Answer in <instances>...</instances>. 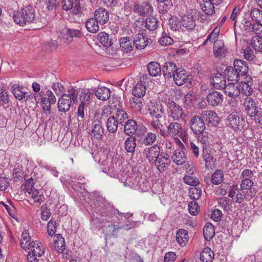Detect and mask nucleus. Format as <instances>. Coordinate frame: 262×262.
I'll return each instance as SVG.
<instances>
[{"label":"nucleus","mask_w":262,"mask_h":262,"mask_svg":"<svg viewBox=\"0 0 262 262\" xmlns=\"http://www.w3.org/2000/svg\"><path fill=\"white\" fill-rule=\"evenodd\" d=\"M152 123L153 129L159 133L161 136L166 137L169 136L174 139H177L182 147H184V145L178 139V138H181L183 140L184 137L185 130L181 124L177 122L172 121L170 119H169L168 120L169 125L167 126V130L166 131L161 122L157 120Z\"/></svg>","instance_id":"obj_1"},{"label":"nucleus","mask_w":262,"mask_h":262,"mask_svg":"<svg viewBox=\"0 0 262 262\" xmlns=\"http://www.w3.org/2000/svg\"><path fill=\"white\" fill-rule=\"evenodd\" d=\"M13 19L20 26L35 23L37 20L35 10L32 6L28 5L23 8L21 11L14 12Z\"/></svg>","instance_id":"obj_2"},{"label":"nucleus","mask_w":262,"mask_h":262,"mask_svg":"<svg viewBox=\"0 0 262 262\" xmlns=\"http://www.w3.org/2000/svg\"><path fill=\"white\" fill-rule=\"evenodd\" d=\"M78 91L73 87L67 90V94H62L58 100V109L59 112H68L71 107L72 102L76 104L78 102Z\"/></svg>","instance_id":"obj_3"},{"label":"nucleus","mask_w":262,"mask_h":262,"mask_svg":"<svg viewBox=\"0 0 262 262\" xmlns=\"http://www.w3.org/2000/svg\"><path fill=\"white\" fill-rule=\"evenodd\" d=\"M112 210L110 207H108L100 210L101 218L100 219L97 217H92L91 221V223L96 225L98 228H103L106 223L113 221L114 217L111 213Z\"/></svg>","instance_id":"obj_4"},{"label":"nucleus","mask_w":262,"mask_h":262,"mask_svg":"<svg viewBox=\"0 0 262 262\" xmlns=\"http://www.w3.org/2000/svg\"><path fill=\"white\" fill-rule=\"evenodd\" d=\"M189 125L194 134H200L206 129L204 119L199 116H193L190 120Z\"/></svg>","instance_id":"obj_5"},{"label":"nucleus","mask_w":262,"mask_h":262,"mask_svg":"<svg viewBox=\"0 0 262 262\" xmlns=\"http://www.w3.org/2000/svg\"><path fill=\"white\" fill-rule=\"evenodd\" d=\"M180 28L183 31H191L195 27V21L192 12L185 14L180 22Z\"/></svg>","instance_id":"obj_6"},{"label":"nucleus","mask_w":262,"mask_h":262,"mask_svg":"<svg viewBox=\"0 0 262 262\" xmlns=\"http://www.w3.org/2000/svg\"><path fill=\"white\" fill-rule=\"evenodd\" d=\"M155 166L160 172L164 171L171 163L169 156L165 152H161L154 162Z\"/></svg>","instance_id":"obj_7"},{"label":"nucleus","mask_w":262,"mask_h":262,"mask_svg":"<svg viewBox=\"0 0 262 262\" xmlns=\"http://www.w3.org/2000/svg\"><path fill=\"white\" fill-rule=\"evenodd\" d=\"M47 97H42L41 98V102L42 103L43 109L47 115L51 113V105L54 104L56 101V99L50 90H48L46 93Z\"/></svg>","instance_id":"obj_8"},{"label":"nucleus","mask_w":262,"mask_h":262,"mask_svg":"<svg viewBox=\"0 0 262 262\" xmlns=\"http://www.w3.org/2000/svg\"><path fill=\"white\" fill-rule=\"evenodd\" d=\"M63 9L66 11L71 10L74 15H78L81 10L80 0H63Z\"/></svg>","instance_id":"obj_9"},{"label":"nucleus","mask_w":262,"mask_h":262,"mask_svg":"<svg viewBox=\"0 0 262 262\" xmlns=\"http://www.w3.org/2000/svg\"><path fill=\"white\" fill-rule=\"evenodd\" d=\"M228 196L232 198L234 202L241 203L244 200L246 193L241 188H239L237 186H233L229 191Z\"/></svg>","instance_id":"obj_10"},{"label":"nucleus","mask_w":262,"mask_h":262,"mask_svg":"<svg viewBox=\"0 0 262 262\" xmlns=\"http://www.w3.org/2000/svg\"><path fill=\"white\" fill-rule=\"evenodd\" d=\"M168 113L169 119L172 118L173 121H179L182 117L183 111L181 106L172 102L169 103Z\"/></svg>","instance_id":"obj_11"},{"label":"nucleus","mask_w":262,"mask_h":262,"mask_svg":"<svg viewBox=\"0 0 262 262\" xmlns=\"http://www.w3.org/2000/svg\"><path fill=\"white\" fill-rule=\"evenodd\" d=\"M91 136L96 139L101 140L104 134V128L100 120H95L93 122Z\"/></svg>","instance_id":"obj_12"},{"label":"nucleus","mask_w":262,"mask_h":262,"mask_svg":"<svg viewBox=\"0 0 262 262\" xmlns=\"http://www.w3.org/2000/svg\"><path fill=\"white\" fill-rule=\"evenodd\" d=\"M149 111L150 114L152 116V119L150 122L151 128L153 129V125L152 124L154 121H158L161 122L160 118H161L164 114L161 105L156 104L152 105L149 108Z\"/></svg>","instance_id":"obj_13"},{"label":"nucleus","mask_w":262,"mask_h":262,"mask_svg":"<svg viewBox=\"0 0 262 262\" xmlns=\"http://www.w3.org/2000/svg\"><path fill=\"white\" fill-rule=\"evenodd\" d=\"M206 99L209 105L215 106L222 104L223 95L220 92L214 91L207 95Z\"/></svg>","instance_id":"obj_14"},{"label":"nucleus","mask_w":262,"mask_h":262,"mask_svg":"<svg viewBox=\"0 0 262 262\" xmlns=\"http://www.w3.org/2000/svg\"><path fill=\"white\" fill-rule=\"evenodd\" d=\"M179 68L176 64L172 62H166L163 67V74L165 79H170L173 77V75L177 72Z\"/></svg>","instance_id":"obj_15"},{"label":"nucleus","mask_w":262,"mask_h":262,"mask_svg":"<svg viewBox=\"0 0 262 262\" xmlns=\"http://www.w3.org/2000/svg\"><path fill=\"white\" fill-rule=\"evenodd\" d=\"M134 44L138 49H144L148 44V38L143 31L135 35Z\"/></svg>","instance_id":"obj_16"},{"label":"nucleus","mask_w":262,"mask_h":262,"mask_svg":"<svg viewBox=\"0 0 262 262\" xmlns=\"http://www.w3.org/2000/svg\"><path fill=\"white\" fill-rule=\"evenodd\" d=\"M244 120L237 112H232L228 118V125L233 130H237L239 126L242 125Z\"/></svg>","instance_id":"obj_17"},{"label":"nucleus","mask_w":262,"mask_h":262,"mask_svg":"<svg viewBox=\"0 0 262 262\" xmlns=\"http://www.w3.org/2000/svg\"><path fill=\"white\" fill-rule=\"evenodd\" d=\"M257 102L254 100L250 97H247L243 102V107L246 112V114L249 116L258 108Z\"/></svg>","instance_id":"obj_18"},{"label":"nucleus","mask_w":262,"mask_h":262,"mask_svg":"<svg viewBox=\"0 0 262 262\" xmlns=\"http://www.w3.org/2000/svg\"><path fill=\"white\" fill-rule=\"evenodd\" d=\"M94 17L100 25H104L109 19V13L105 9L100 7L95 10Z\"/></svg>","instance_id":"obj_19"},{"label":"nucleus","mask_w":262,"mask_h":262,"mask_svg":"<svg viewBox=\"0 0 262 262\" xmlns=\"http://www.w3.org/2000/svg\"><path fill=\"white\" fill-rule=\"evenodd\" d=\"M225 93L229 96L234 98L238 96L240 93L238 88V83L232 82L226 84L223 88Z\"/></svg>","instance_id":"obj_20"},{"label":"nucleus","mask_w":262,"mask_h":262,"mask_svg":"<svg viewBox=\"0 0 262 262\" xmlns=\"http://www.w3.org/2000/svg\"><path fill=\"white\" fill-rule=\"evenodd\" d=\"M173 79L176 84L181 86L188 81V75L184 69L179 68L177 72L173 75Z\"/></svg>","instance_id":"obj_21"},{"label":"nucleus","mask_w":262,"mask_h":262,"mask_svg":"<svg viewBox=\"0 0 262 262\" xmlns=\"http://www.w3.org/2000/svg\"><path fill=\"white\" fill-rule=\"evenodd\" d=\"M212 84L216 89H222L226 84L225 76H223L220 73L213 74L211 80Z\"/></svg>","instance_id":"obj_22"},{"label":"nucleus","mask_w":262,"mask_h":262,"mask_svg":"<svg viewBox=\"0 0 262 262\" xmlns=\"http://www.w3.org/2000/svg\"><path fill=\"white\" fill-rule=\"evenodd\" d=\"M171 158L176 164L178 165H182L186 161V155L182 148H179L175 150Z\"/></svg>","instance_id":"obj_23"},{"label":"nucleus","mask_w":262,"mask_h":262,"mask_svg":"<svg viewBox=\"0 0 262 262\" xmlns=\"http://www.w3.org/2000/svg\"><path fill=\"white\" fill-rule=\"evenodd\" d=\"M137 136L140 138L139 142L145 145H150L154 143L157 138V136L156 134L152 132H148L146 134L143 135V136H140L139 135H137Z\"/></svg>","instance_id":"obj_24"},{"label":"nucleus","mask_w":262,"mask_h":262,"mask_svg":"<svg viewBox=\"0 0 262 262\" xmlns=\"http://www.w3.org/2000/svg\"><path fill=\"white\" fill-rule=\"evenodd\" d=\"M233 68L240 75H245L248 71V67L246 62L241 59H235L234 61Z\"/></svg>","instance_id":"obj_25"},{"label":"nucleus","mask_w":262,"mask_h":262,"mask_svg":"<svg viewBox=\"0 0 262 262\" xmlns=\"http://www.w3.org/2000/svg\"><path fill=\"white\" fill-rule=\"evenodd\" d=\"M161 153L160 147L154 145L148 148L146 153V157L149 162H154Z\"/></svg>","instance_id":"obj_26"},{"label":"nucleus","mask_w":262,"mask_h":262,"mask_svg":"<svg viewBox=\"0 0 262 262\" xmlns=\"http://www.w3.org/2000/svg\"><path fill=\"white\" fill-rule=\"evenodd\" d=\"M138 126L136 121L133 119L128 120L124 126V133L129 136H133L137 130Z\"/></svg>","instance_id":"obj_27"},{"label":"nucleus","mask_w":262,"mask_h":262,"mask_svg":"<svg viewBox=\"0 0 262 262\" xmlns=\"http://www.w3.org/2000/svg\"><path fill=\"white\" fill-rule=\"evenodd\" d=\"M225 78L228 81H235L239 80V74L232 67H227L224 71Z\"/></svg>","instance_id":"obj_28"},{"label":"nucleus","mask_w":262,"mask_h":262,"mask_svg":"<svg viewBox=\"0 0 262 262\" xmlns=\"http://www.w3.org/2000/svg\"><path fill=\"white\" fill-rule=\"evenodd\" d=\"M176 240L181 247L186 246L188 242L187 231L183 229H179L176 234Z\"/></svg>","instance_id":"obj_29"},{"label":"nucleus","mask_w":262,"mask_h":262,"mask_svg":"<svg viewBox=\"0 0 262 262\" xmlns=\"http://www.w3.org/2000/svg\"><path fill=\"white\" fill-rule=\"evenodd\" d=\"M151 11V7L146 3L135 4L134 11L140 15H143Z\"/></svg>","instance_id":"obj_30"},{"label":"nucleus","mask_w":262,"mask_h":262,"mask_svg":"<svg viewBox=\"0 0 262 262\" xmlns=\"http://www.w3.org/2000/svg\"><path fill=\"white\" fill-rule=\"evenodd\" d=\"M214 256L213 251L210 248L206 247L200 254L201 262H212Z\"/></svg>","instance_id":"obj_31"},{"label":"nucleus","mask_w":262,"mask_h":262,"mask_svg":"<svg viewBox=\"0 0 262 262\" xmlns=\"http://www.w3.org/2000/svg\"><path fill=\"white\" fill-rule=\"evenodd\" d=\"M12 91L16 99L18 100L25 99L26 97L27 92L23 91V87L18 84H14L12 88Z\"/></svg>","instance_id":"obj_32"},{"label":"nucleus","mask_w":262,"mask_h":262,"mask_svg":"<svg viewBox=\"0 0 262 262\" xmlns=\"http://www.w3.org/2000/svg\"><path fill=\"white\" fill-rule=\"evenodd\" d=\"M31 253L38 257L41 256L44 254V249L42 244L38 241H33L30 246Z\"/></svg>","instance_id":"obj_33"},{"label":"nucleus","mask_w":262,"mask_h":262,"mask_svg":"<svg viewBox=\"0 0 262 262\" xmlns=\"http://www.w3.org/2000/svg\"><path fill=\"white\" fill-rule=\"evenodd\" d=\"M214 5L215 4L209 0L204 1L200 4L202 11L208 15H212L215 13Z\"/></svg>","instance_id":"obj_34"},{"label":"nucleus","mask_w":262,"mask_h":262,"mask_svg":"<svg viewBox=\"0 0 262 262\" xmlns=\"http://www.w3.org/2000/svg\"><path fill=\"white\" fill-rule=\"evenodd\" d=\"M147 71L151 76H157L161 73V68L157 62H150L147 66Z\"/></svg>","instance_id":"obj_35"},{"label":"nucleus","mask_w":262,"mask_h":262,"mask_svg":"<svg viewBox=\"0 0 262 262\" xmlns=\"http://www.w3.org/2000/svg\"><path fill=\"white\" fill-rule=\"evenodd\" d=\"M97 98L102 101L107 100L111 96V91L105 87L98 88L95 93Z\"/></svg>","instance_id":"obj_36"},{"label":"nucleus","mask_w":262,"mask_h":262,"mask_svg":"<svg viewBox=\"0 0 262 262\" xmlns=\"http://www.w3.org/2000/svg\"><path fill=\"white\" fill-rule=\"evenodd\" d=\"M203 234L205 239L210 241L215 234V230L213 226L210 223H207L203 229Z\"/></svg>","instance_id":"obj_37"},{"label":"nucleus","mask_w":262,"mask_h":262,"mask_svg":"<svg viewBox=\"0 0 262 262\" xmlns=\"http://www.w3.org/2000/svg\"><path fill=\"white\" fill-rule=\"evenodd\" d=\"M33 241H31L30 236L27 230H24L21 234V246L25 250H30Z\"/></svg>","instance_id":"obj_38"},{"label":"nucleus","mask_w":262,"mask_h":262,"mask_svg":"<svg viewBox=\"0 0 262 262\" xmlns=\"http://www.w3.org/2000/svg\"><path fill=\"white\" fill-rule=\"evenodd\" d=\"M98 24L99 23L97 22L96 19L94 17L88 19L85 23V26L89 32L96 33L99 30Z\"/></svg>","instance_id":"obj_39"},{"label":"nucleus","mask_w":262,"mask_h":262,"mask_svg":"<svg viewBox=\"0 0 262 262\" xmlns=\"http://www.w3.org/2000/svg\"><path fill=\"white\" fill-rule=\"evenodd\" d=\"M119 123L114 116H112L110 117L107 119L106 124V127L108 131L111 133H116L117 130Z\"/></svg>","instance_id":"obj_40"},{"label":"nucleus","mask_w":262,"mask_h":262,"mask_svg":"<svg viewBox=\"0 0 262 262\" xmlns=\"http://www.w3.org/2000/svg\"><path fill=\"white\" fill-rule=\"evenodd\" d=\"M202 117L208 122V124H213V122L216 121L217 119V114L215 112L210 111H204L202 113Z\"/></svg>","instance_id":"obj_41"},{"label":"nucleus","mask_w":262,"mask_h":262,"mask_svg":"<svg viewBox=\"0 0 262 262\" xmlns=\"http://www.w3.org/2000/svg\"><path fill=\"white\" fill-rule=\"evenodd\" d=\"M136 147V138L134 136L128 137L124 143V147L128 152L133 153Z\"/></svg>","instance_id":"obj_42"},{"label":"nucleus","mask_w":262,"mask_h":262,"mask_svg":"<svg viewBox=\"0 0 262 262\" xmlns=\"http://www.w3.org/2000/svg\"><path fill=\"white\" fill-rule=\"evenodd\" d=\"M224 177L223 171L221 169H217L212 173L211 178V182L214 185H219L223 181Z\"/></svg>","instance_id":"obj_43"},{"label":"nucleus","mask_w":262,"mask_h":262,"mask_svg":"<svg viewBox=\"0 0 262 262\" xmlns=\"http://www.w3.org/2000/svg\"><path fill=\"white\" fill-rule=\"evenodd\" d=\"M145 86L141 82L137 83L133 89V94L136 97L141 98L145 95Z\"/></svg>","instance_id":"obj_44"},{"label":"nucleus","mask_w":262,"mask_h":262,"mask_svg":"<svg viewBox=\"0 0 262 262\" xmlns=\"http://www.w3.org/2000/svg\"><path fill=\"white\" fill-rule=\"evenodd\" d=\"M120 45L121 50L126 53L133 50V47L129 37H123L120 39Z\"/></svg>","instance_id":"obj_45"},{"label":"nucleus","mask_w":262,"mask_h":262,"mask_svg":"<svg viewBox=\"0 0 262 262\" xmlns=\"http://www.w3.org/2000/svg\"><path fill=\"white\" fill-rule=\"evenodd\" d=\"M159 23L157 18L149 16L147 18L145 21V27L150 31H154L158 27Z\"/></svg>","instance_id":"obj_46"},{"label":"nucleus","mask_w":262,"mask_h":262,"mask_svg":"<svg viewBox=\"0 0 262 262\" xmlns=\"http://www.w3.org/2000/svg\"><path fill=\"white\" fill-rule=\"evenodd\" d=\"M213 51L214 54L216 57L222 56L225 54V49L222 41L219 40L214 43Z\"/></svg>","instance_id":"obj_47"},{"label":"nucleus","mask_w":262,"mask_h":262,"mask_svg":"<svg viewBox=\"0 0 262 262\" xmlns=\"http://www.w3.org/2000/svg\"><path fill=\"white\" fill-rule=\"evenodd\" d=\"M98 38L101 45L104 47H108L112 45V41L109 38L108 34L105 32L99 33L98 35Z\"/></svg>","instance_id":"obj_48"},{"label":"nucleus","mask_w":262,"mask_h":262,"mask_svg":"<svg viewBox=\"0 0 262 262\" xmlns=\"http://www.w3.org/2000/svg\"><path fill=\"white\" fill-rule=\"evenodd\" d=\"M241 12V8L239 7H235L233 10L230 15V19L234 21V32L236 35V26H238L237 18Z\"/></svg>","instance_id":"obj_49"},{"label":"nucleus","mask_w":262,"mask_h":262,"mask_svg":"<svg viewBox=\"0 0 262 262\" xmlns=\"http://www.w3.org/2000/svg\"><path fill=\"white\" fill-rule=\"evenodd\" d=\"M139 97L133 98L130 101L131 107L138 112L141 111L144 105L142 100Z\"/></svg>","instance_id":"obj_50"},{"label":"nucleus","mask_w":262,"mask_h":262,"mask_svg":"<svg viewBox=\"0 0 262 262\" xmlns=\"http://www.w3.org/2000/svg\"><path fill=\"white\" fill-rule=\"evenodd\" d=\"M251 45L255 51L262 52V37H253L251 39Z\"/></svg>","instance_id":"obj_51"},{"label":"nucleus","mask_w":262,"mask_h":262,"mask_svg":"<svg viewBox=\"0 0 262 262\" xmlns=\"http://www.w3.org/2000/svg\"><path fill=\"white\" fill-rule=\"evenodd\" d=\"M251 18L256 23L262 24V10L258 9H253L250 13Z\"/></svg>","instance_id":"obj_52"},{"label":"nucleus","mask_w":262,"mask_h":262,"mask_svg":"<svg viewBox=\"0 0 262 262\" xmlns=\"http://www.w3.org/2000/svg\"><path fill=\"white\" fill-rule=\"evenodd\" d=\"M54 247L58 253H62L65 249L64 238L60 235H58V241L54 242Z\"/></svg>","instance_id":"obj_53"},{"label":"nucleus","mask_w":262,"mask_h":262,"mask_svg":"<svg viewBox=\"0 0 262 262\" xmlns=\"http://www.w3.org/2000/svg\"><path fill=\"white\" fill-rule=\"evenodd\" d=\"M249 116L252 120H254L256 123L262 125V110L260 108H258Z\"/></svg>","instance_id":"obj_54"},{"label":"nucleus","mask_w":262,"mask_h":262,"mask_svg":"<svg viewBox=\"0 0 262 262\" xmlns=\"http://www.w3.org/2000/svg\"><path fill=\"white\" fill-rule=\"evenodd\" d=\"M238 88H239L240 93H242L245 96H249L252 93V88L246 82L238 83Z\"/></svg>","instance_id":"obj_55"},{"label":"nucleus","mask_w":262,"mask_h":262,"mask_svg":"<svg viewBox=\"0 0 262 262\" xmlns=\"http://www.w3.org/2000/svg\"><path fill=\"white\" fill-rule=\"evenodd\" d=\"M31 198L36 203H41L44 201V196L41 190L34 189L31 194Z\"/></svg>","instance_id":"obj_56"},{"label":"nucleus","mask_w":262,"mask_h":262,"mask_svg":"<svg viewBox=\"0 0 262 262\" xmlns=\"http://www.w3.org/2000/svg\"><path fill=\"white\" fill-rule=\"evenodd\" d=\"M159 42L162 46H169L172 44L173 39L166 33L163 32L159 39Z\"/></svg>","instance_id":"obj_57"},{"label":"nucleus","mask_w":262,"mask_h":262,"mask_svg":"<svg viewBox=\"0 0 262 262\" xmlns=\"http://www.w3.org/2000/svg\"><path fill=\"white\" fill-rule=\"evenodd\" d=\"M242 23V26L239 25V28L241 30H243L245 33H252L253 25L249 20H243Z\"/></svg>","instance_id":"obj_58"},{"label":"nucleus","mask_w":262,"mask_h":262,"mask_svg":"<svg viewBox=\"0 0 262 262\" xmlns=\"http://www.w3.org/2000/svg\"><path fill=\"white\" fill-rule=\"evenodd\" d=\"M92 94L90 92L84 91L80 95V103L88 106Z\"/></svg>","instance_id":"obj_59"},{"label":"nucleus","mask_w":262,"mask_h":262,"mask_svg":"<svg viewBox=\"0 0 262 262\" xmlns=\"http://www.w3.org/2000/svg\"><path fill=\"white\" fill-rule=\"evenodd\" d=\"M116 116L119 124L123 123L128 118V115L126 112L121 109L117 110Z\"/></svg>","instance_id":"obj_60"},{"label":"nucleus","mask_w":262,"mask_h":262,"mask_svg":"<svg viewBox=\"0 0 262 262\" xmlns=\"http://www.w3.org/2000/svg\"><path fill=\"white\" fill-rule=\"evenodd\" d=\"M202 157L204 161L205 162V167L208 168L210 162L212 160L213 157L210 155L207 149H203L202 153Z\"/></svg>","instance_id":"obj_61"},{"label":"nucleus","mask_w":262,"mask_h":262,"mask_svg":"<svg viewBox=\"0 0 262 262\" xmlns=\"http://www.w3.org/2000/svg\"><path fill=\"white\" fill-rule=\"evenodd\" d=\"M183 180L185 183L192 186H196L199 183V181L196 178L189 175L185 176Z\"/></svg>","instance_id":"obj_62"},{"label":"nucleus","mask_w":262,"mask_h":262,"mask_svg":"<svg viewBox=\"0 0 262 262\" xmlns=\"http://www.w3.org/2000/svg\"><path fill=\"white\" fill-rule=\"evenodd\" d=\"M198 136L197 139L200 141L202 144H205L209 140V135L208 133L206 132V129L204 130L203 132H201V133L198 134H195Z\"/></svg>","instance_id":"obj_63"},{"label":"nucleus","mask_w":262,"mask_h":262,"mask_svg":"<svg viewBox=\"0 0 262 262\" xmlns=\"http://www.w3.org/2000/svg\"><path fill=\"white\" fill-rule=\"evenodd\" d=\"M199 209V205L196 202L192 201L188 204V210L189 213L192 215H195Z\"/></svg>","instance_id":"obj_64"}]
</instances>
